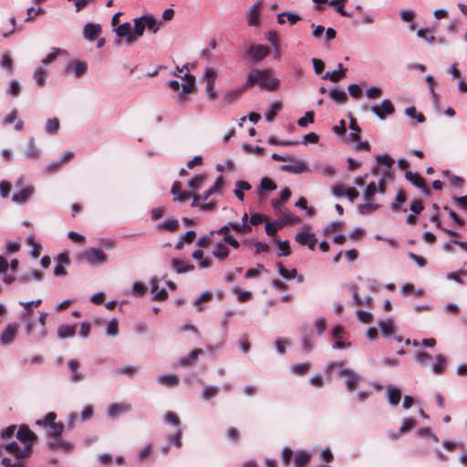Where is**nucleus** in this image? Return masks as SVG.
<instances>
[{
    "label": "nucleus",
    "instance_id": "nucleus-1",
    "mask_svg": "<svg viewBox=\"0 0 467 467\" xmlns=\"http://www.w3.org/2000/svg\"><path fill=\"white\" fill-rule=\"evenodd\" d=\"M271 69H252L248 74L246 87L251 88L255 85H259L263 88L275 90L279 86V80L277 78H271Z\"/></svg>",
    "mask_w": 467,
    "mask_h": 467
},
{
    "label": "nucleus",
    "instance_id": "nucleus-2",
    "mask_svg": "<svg viewBox=\"0 0 467 467\" xmlns=\"http://www.w3.org/2000/svg\"><path fill=\"white\" fill-rule=\"evenodd\" d=\"M57 414L48 412L44 419L37 420L36 424L47 428V436L51 438H58L64 431V424L56 422Z\"/></svg>",
    "mask_w": 467,
    "mask_h": 467
},
{
    "label": "nucleus",
    "instance_id": "nucleus-3",
    "mask_svg": "<svg viewBox=\"0 0 467 467\" xmlns=\"http://www.w3.org/2000/svg\"><path fill=\"white\" fill-rule=\"evenodd\" d=\"M79 259L93 265H101L108 261L107 254L100 249L89 248L79 254Z\"/></svg>",
    "mask_w": 467,
    "mask_h": 467
},
{
    "label": "nucleus",
    "instance_id": "nucleus-4",
    "mask_svg": "<svg viewBox=\"0 0 467 467\" xmlns=\"http://www.w3.org/2000/svg\"><path fill=\"white\" fill-rule=\"evenodd\" d=\"M217 73L214 68L209 67L205 70L204 78L206 80V93L207 97L211 100L217 99V93L214 88Z\"/></svg>",
    "mask_w": 467,
    "mask_h": 467
},
{
    "label": "nucleus",
    "instance_id": "nucleus-5",
    "mask_svg": "<svg viewBox=\"0 0 467 467\" xmlns=\"http://www.w3.org/2000/svg\"><path fill=\"white\" fill-rule=\"evenodd\" d=\"M370 110L380 119H385L388 115L395 112V107L389 99H384L379 105L372 106Z\"/></svg>",
    "mask_w": 467,
    "mask_h": 467
},
{
    "label": "nucleus",
    "instance_id": "nucleus-6",
    "mask_svg": "<svg viewBox=\"0 0 467 467\" xmlns=\"http://www.w3.org/2000/svg\"><path fill=\"white\" fill-rule=\"evenodd\" d=\"M5 449L6 451L14 454L16 459H25L29 457L32 453V444H26V446L21 449L16 442L13 441L5 445Z\"/></svg>",
    "mask_w": 467,
    "mask_h": 467
},
{
    "label": "nucleus",
    "instance_id": "nucleus-7",
    "mask_svg": "<svg viewBox=\"0 0 467 467\" xmlns=\"http://www.w3.org/2000/svg\"><path fill=\"white\" fill-rule=\"evenodd\" d=\"M339 375H340V377L346 378L345 385H346L348 390L350 392L354 391L357 389V387L361 379L360 376L358 373H356L348 368H342L339 371Z\"/></svg>",
    "mask_w": 467,
    "mask_h": 467
},
{
    "label": "nucleus",
    "instance_id": "nucleus-8",
    "mask_svg": "<svg viewBox=\"0 0 467 467\" xmlns=\"http://www.w3.org/2000/svg\"><path fill=\"white\" fill-rule=\"evenodd\" d=\"M246 53L254 61L260 62L269 56L270 49L264 45H251Z\"/></svg>",
    "mask_w": 467,
    "mask_h": 467
},
{
    "label": "nucleus",
    "instance_id": "nucleus-9",
    "mask_svg": "<svg viewBox=\"0 0 467 467\" xmlns=\"http://www.w3.org/2000/svg\"><path fill=\"white\" fill-rule=\"evenodd\" d=\"M288 160L290 161V163L283 165V171L294 174H299L308 170L305 161L296 158H289Z\"/></svg>",
    "mask_w": 467,
    "mask_h": 467
},
{
    "label": "nucleus",
    "instance_id": "nucleus-10",
    "mask_svg": "<svg viewBox=\"0 0 467 467\" xmlns=\"http://www.w3.org/2000/svg\"><path fill=\"white\" fill-rule=\"evenodd\" d=\"M74 157V152L72 151H66L64 152L59 159L57 161H53L47 166V171L48 172H56L58 170H60L66 163L70 161Z\"/></svg>",
    "mask_w": 467,
    "mask_h": 467
},
{
    "label": "nucleus",
    "instance_id": "nucleus-11",
    "mask_svg": "<svg viewBox=\"0 0 467 467\" xmlns=\"http://www.w3.org/2000/svg\"><path fill=\"white\" fill-rule=\"evenodd\" d=\"M405 177L413 185L420 189L424 194L429 195L431 193L430 189L426 186L425 180L420 174L408 171L405 173Z\"/></svg>",
    "mask_w": 467,
    "mask_h": 467
},
{
    "label": "nucleus",
    "instance_id": "nucleus-12",
    "mask_svg": "<svg viewBox=\"0 0 467 467\" xmlns=\"http://www.w3.org/2000/svg\"><path fill=\"white\" fill-rule=\"evenodd\" d=\"M117 36L119 37H126L125 41L128 45H132L136 42V36L131 32V26L130 23H124L116 28Z\"/></svg>",
    "mask_w": 467,
    "mask_h": 467
},
{
    "label": "nucleus",
    "instance_id": "nucleus-13",
    "mask_svg": "<svg viewBox=\"0 0 467 467\" xmlns=\"http://www.w3.org/2000/svg\"><path fill=\"white\" fill-rule=\"evenodd\" d=\"M183 79L186 81V84L182 85V93L179 95L181 101H186V96L195 88V77L193 75L186 74Z\"/></svg>",
    "mask_w": 467,
    "mask_h": 467
},
{
    "label": "nucleus",
    "instance_id": "nucleus-14",
    "mask_svg": "<svg viewBox=\"0 0 467 467\" xmlns=\"http://www.w3.org/2000/svg\"><path fill=\"white\" fill-rule=\"evenodd\" d=\"M18 324H9L0 336V342L2 345L11 344L16 335Z\"/></svg>",
    "mask_w": 467,
    "mask_h": 467
},
{
    "label": "nucleus",
    "instance_id": "nucleus-15",
    "mask_svg": "<svg viewBox=\"0 0 467 467\" xmlns=\"http://www.w3.org/2000/svg\"><path fill=\"white\" fill-rule=\"evenodd\" d=\"M171 192L173 195V200L181 202L188 201L191 197V193L182 189V183L179 181L173 182Z\"/></svg>",
    "mask_w": 467,
    "mask_h": 467
},
{
    "label": "nucleus",
    "instance_id": "nucleus-16",
    "mask_svg": "<svg viewBox=\"0 0 467 467\" xmlns=\"http://www.w3.org/2000/svg\"><path fill=\"white\" fill-rule=\"evenodd\" d=\"M16 438L26 444H32L36 440V434L26 425H21L16 432Z\"/></svg>",
    "mask_w": 467,
    "mask_h": 467
},
{
    "label": "nucleus",
    "instance_id": "nucleus-17",
    "mask_svg": "<svg viewBox=\"0 0 467 467\" xmlns=\"http://www.w3.org/2000/svg\"><path fill=\"white\" fill-rule=\"evenodd\" d=\"M52 440L48 441V447L52 451H69L73 449L72 443L67 441H63L61 436L58 438H51Z\"/></svg>",
    "mask_w": 467,
    "mask_h": 467
},
{
    "label": "nucleus",
    "instance_id": "nucleus-18",
    "mask_svg": "<svg viewBox=\"0 0 467 467\" xmlns=\"http://www.w3.org/2000/svg\"><path fill=\"white\" fill-rule=\"evenodd\" d=\"M262 2H257L250 8L247 15L249 26H256L259 25L260 9L262 8Z\"/></svg>",
    "mask_w": 467,
    "mask_h": 467
},
{
    "label": "nucleus",
    "instance_id": "nucleus-19",
    "mask_svg": "<svg viewBox=\"0 0 467 467\" xmlns=\"http://www.w3.org/2000/svg\"><path fill=\"white\" fill-rule=\"evenodd\" d=\"M64 265H69V258L67 254H59L57 256V264L54 269V275L56 276H65L67 275Z\"/></svg>",
    "mask_w": 467,
    "mask_h": 467
},
{
    "label": "nucleus",
    "instance_id": "nucleus-20",
    "mask_svg": "<svg viewBox=\"0 0 467 467\" xmlns=\"http://www.w3.org/2000/svg\"><path fill=\"white\" fill-rule=\"evenodd\" d=\"M101 33V26L99 25L88 23L84 26V36L88 40H95Z\"/></svg>",
    "mask_w": 467,
    "mask_h": 467
},
{
    "label": "nucleus",
    "instance_id": "nucleus-21",
    "mask_svg": "<svg viewBox=\"0 0 467 467\" xmlns=\"http://www.w3.org/2000/svg\"><path fill=\"white\" fill-rule=\"evenodd\" d=\"M34 191H35V189L32 186L26 187L23 190H21L19 192L15 193L12 196V201L16 203H19V204L25 203L32 196V194L34 193Z\"/></svg>",
    "mask_w": 467,
    "mask_h": 467
},
{
    "label": "nucleus",
    "instance_id": "nucleus-22",
    "mask_svg": "<svg viewBox=\"0 0 467 467\" xmlns=\"http://www.w3.org/2000/svg\"><path fill=\"white\" fill-rule=\"evenodd\" d=\"M347 72V68L343 67L341 63L338 64V70L336 71H328L324 76V79H328L331 82L337 83L343 78H345Z\"/></svg>",
    "mask_w": 467,
    "mask_h": 467
},
{
    "label": "nucleus",
    "instance_id": "nucleus-23",
    "mask_svg": "<svg viewBox=\"0 0 467 467\" xmlns=\"http://www.w3.org/2000/svg\"><path fill=\"white\" fill-rule=\"evenodd\" d=\"M79 367H80V364L76 359H70L67 362V368L71 373V379L74 382H79V381L83 380V379H84V374L78 372Z\"/></svg>",
    "mask_w": 467,
    "mask_h": 467
},
{
    "label": "nucleus",
    "instance_id": "nucleus-24",
    "mask_svg": "<svg viewBox=\"0 0 467 467\" xmlns=\"http://www.w3.org/2000/svg\"><path fill=\"white\" fill-rule=\"evenodd\" d=\"M343 333H344V329L341 326H336L332 329V337L335 341V343L333 345L334 348H345L349 346V344H347L341 340Z\"/></svg>",
    "mask_w": 467,
    "mask_h": 467
},
{
    "label": "nucleus",
    "instance_id": "nucleus-25",
    "mask_svg": "<svg viewBox=\"0 0 467 467\" xmlns=\"http://www.w3.org/2000/svg\"><path fill=\"white\" fill-rule=\"evenodd\" d=\"M131 410V406L126 403H113L109 407V415L110 417H116L120 413L128 412Z\"/></svg>",
    "mask_w": 467,
    "mask_h": 467
},
{
    "label": "nucleus",
    "instance_id": "nucleus-26",
    "mask_svg": "<svg viewBox=\"0 0 467 467\" xmlns=\"http://www.w3.org/2000/svg\"><path fill=\"white\" fill-rule=\"evenodd\" d=\"M202 353L201 348L192 350L187 357L182 358L178 360V365L182 367H188L192 365L196 358Z\"/></svg>",
    "mask_w": 467,
    "mask_h": 467
},
{
    "label": "nucleus",
    "instance_id": "nucleus-27",
    "mask_svg": "<svg viewBox=\"0 0 467 467\" xmlns=\"http://www.w3.org/2000/svg\"><path fill=\"white\" fill-rule=\"evenodd\" d=\"M171 265L176 270V272L178 274L190 272L194 269L193 265L186 264L184 261L177 259V258H173L171 260Z\"/></svg>",
    "mask_w": 467,
    "mask_h": 467
},
{
    "label": "nucleus",
    "instance_id": "nucleus-28",
    "mask_svg": "<svg viewBox=\"0 0 467 467\" xmlns=\"http://www.w3.org/2000/svg\"><path fill=\"white\" fill-rule=\"evenodd\" d=\"M349 128L351 130V132L348 135L349 140L358 141L360 139L361 129L358 127L357 119L352 116H350L349 119Z\"/></svg>",
    "mask_w": 467,
    "mask_h": 467
},
{
    "label": "nucleus",
    "instance_id": "nucleus-29",
    "mask_svg": "<svg viewBox=\"0 0 467 467\" xmlns=\"http://www.w3.org/2000/svg\"><path fill=\"white\" fill-rule=\"evenodd\" d=\"M77 325H61L57 329V336L60 338L71 337L76 334Z\"/></svg>",
    "mask_w": 467,
    "mask_h": 467
},
{
    "label": "nucleus",
    "instance_id": "nucleus-30",
    "mask_svg": "<svg viewBox=\"0 0 467 467\" xmlns=\"http://www.w3.org/2000/svg\"><path fill=\"white\" fill-rule=\"evenodd\" d=\"M179 221L177 219L168 220L162 223H160L156 225L157 230H165L168 232H175L179 229Z\"/></svg>",
    "mask_w": 467,
    "mask_h": 467
},
{
    "label": "nucleus",
    "instance_id": "nucleus-31",
    "mask_svg": "<svg viewBox=\"0 0 467 467\" xmlns=\"http://www.w3.org/2000/svg\"><path fill=\"white\" fill-rule=\"evenodd\" d=\"M329 98L338 104H345L348 101V95L344 90L334 88L329 92Z\"/></svg>",
    "mask_w": 467,
    "mask_h": 467
},
{
    "label": "nucleus",
    "instance_id": "nucleus-32",
    "mask_svg": "<svg viewBox=\"0 0 467 467\" xmlns=\"http://www.w3.org/2000/svg\"><path fill=\"white\" fill-rule=\"evenodd\" d=\"M42 303L41 299L26 302V303H21V305L24 306L25 313L23 314V319L26 320L30 317L33 308L38 307Z\"/></svg>",
    "mask_w": 467,
    "mask_h": 467
},
{
    "label": "nucleus",
    "instance_id": "nucleus-33",
    "mask_svg": "<svg viewBox=\"0 0 467 467\" xmlns=\"http://www.w3.org/2000/svg\"><path fill=\"white\" fill-rule=\"evenodd\" d=\"M179 381V378L175 375H162L158 378V382L167 387L176 386Z\"/></svg>",
    "mask_w": 467,
    "mask_h": 467
},
{
    "label": "nucleus",
    "instance_id": "nucleus-34",
    "mask_svg": "<svg viewBox=\"0 0 467 467\" xmlns=\"http://www.w3.org/2000/svg\"><path fill=\"white\" fill-rule=\"evenodd\" d=\"M435 358H436V363H434L432 365L431 368L435 374L441 375L444 372V366L446 363V358L441 354L437 355Z\"/></svg>",
    "mask_w": 467,
    "mask_h": 467
},
{
    "label": "nucleus",
    "instance_id": "nucleus-35",
    "mask_svg": "<svg viewBox=\"0 0 467 467\" xmlns=\"http://www.w3.org/2000/svg\"><path fill=\"white\" fill-rule=\"evenodd\" d=\"M401 398L400 390L397 388H389L388 391V399L390 404L399 405Z\"/></svg>",
    "mask_w": 467,
    "mask_h": 467
},
{
    "label": "nucleus",
    "instance_id": "nucleus-36",
    "mask_svg": "<svg viewBox=\"0 0 467 467\" xmlns=\"http://www.w3.org/2000/svg\"><path fill=\"white\" fill-rule=\"evenodd\" d=\"M310 461V454L306 451H298L296 454L295 463L296 467H304Z\"/></svg>",
    "mask_w": 467,
    "mask_h": 467
},
{
    "label": "nucleus",
    "instance_id": "nucleus-37",
    "mask_svg": "<svg viewBox=\"0 0 467 467\" xmlns=\"http://www.w3.org/2000/svg\"><path fill=\"white\" fill-rule=\"evenodd\" d=\"M47 73L44 67H37L34 72V78L39 87H43L46 83Z\"/></svg>",
    "mask_w": 467,
    "mask_h": 467
},
{
    "label": "nucleus",
    "instance_id": "nucleus-38",
    "mask_svg": "<svg viewBox=\"0 0 467 467\" xmlns=\"http://www.w3.org/2000/svg\"><path fill=\"white\" fill-rule=\"evenodd\" d=\"M281 109L282 103L280 101H275L271 105V109L265 113L266 120L273 121Z\"/></svg>",
    "mask_w": 467,
    "mask_h": 467
},
{
    "label": "nucleus",
    "instance_id": "nucleus-39",
    "mask_svg": "<svg viewBox=\"0 0 467 467\" xmlns=\"http://www.w3.org/2000/svg\"><path fill=\"white\" fill-rule=\"evenodd\" d=\"M213 254L216 258L223 260L229 255V249L225 244H218Z\"/></svg>",
    "mask_w": 467,
    "mask_h": 467
},
{
    "label": "nucleus",
    "instance_id": "nucleus-40",
    "mask_svg": "<svg viewBox=\"0 0 467 467\" xmlns=\"http://www.w3.org/2000/svg\"><path fill=\"white\" fill-rule=\"evenodd\" d=\"M347 0H331L329 2L330 5L334 6L338 14H340L342 16L349 17L350 15L344 9Z\"/></svg>",
    "mask_w": 467,
    "mask_h": 467
},
{
    "label": "nucleus",
    "instance_id": "nucleus-41",
    "mask_svg": "<svg viewBox=\"0 0 467 467\" xmlns=\"http://www.w3.org/2000/svg\"><path fill=\"white\" fill-rule=\"evenodd\" d=\"M219 393L218 387L215 386H204L202 391V399L205 400H210L213 399Z\"/></svg>",
    "mask_w": 467,
    "mask_h": 467
},
{
    "label": "nucleus",
    "instance_id": "nucleus-42",
    "mask_svg": "<svg viewBox=\"0 0 467 467\" xmlns=\"http://www.w3.org/2000/svg\"><path fill=\"white\" fill-rule=\"evenodd\" d=\"M277 267L279 274L285 279H293L297 275V271L296 269L287 270L280 262L277 263Z\"/></svg>",
    "mask_w": 467,
    "mask_h": 467
},
{
    "label": "nucleus",
    "instance_id": "nucleus-43",
    "mask_svg": "<svg viewBox=\"0 0 467 467\" xmlns=\"http://www.w3.org/2000/svg\"><path fill=\"white\" fill-rule=\"evenodd\" d=\"M405 113L408 117L415 119L417 122L422 123L425 121V117L422 113L417 111L414 107H410L405 109Z\"/></svg>",
    "mask_w": 467,
    "mask_h": 467
},
{
    "label": "nucleus",
    "instance_id": "nucleus-44",
    "mask_svg": "<svg viewBox=\"0 0 467 467\" xmlns=\"http://www.w3.org/2000/svg\"><path fill=\"white\" fill-rule=\"evenodd\" d=\"M212 298H213V294L211 292L202 293L201 295V296L198 297L194 302V305L197 307L198 311L199 312L202 311V305L204 303L210 302L212 300Z\"/></svg>",
    "mask_w": 467,
    "mask_h": 467
},
{
    "label": "nucleus",
    "instance_id": "nucleus-45",
    "mask_svg": "<svg viewBox=\"0 0 467 467\" xmlns=\"http://www.w3.org/2000/svg\"><path fill=\"white\" fill-rule=\"evenodd\" d=\"M145 28L146 26L144 25V20L142 19V16L134 19V32L132 34L135 35L136 39L143 35Z\"/></svg>",
    "mask_w": 467,
    "mask_h": 467
},
{
    "label": "nucleus",
    "instance_id": "nucleus-46",
    "mask_svg": "<svg viewBox=\"0 0 467 467\" xmlns=\"http://www.w3.org/2000/svg\"><path fill=\"white\" fill-rule=\"evenodd\" d=\"M417 36L425 39L429 43H433L436 40V37L432 35V31L430 28L419 29L417 31Z\"/></svg>",
    "mask_w": 467,
    "mask_h": 467
},
{
    "label": "nucleus",
    "instance_id": "nucleus-47",
    "mask_svg": "<svg viewBox=\"0 0 467 467\" xmlns=\"http://www.w3.org/2000/svg\"><path fill=\"white\" fill-rule=\"evenodd\" d=\"M234 293L236 295L238 300L242 303L247 302L252 298V293L249 291H243L239 287L233 288Z\"/></svg>",
    "mask_w": 467,
    "mask_h": 467
},
{
    "label": "nucleus",
    "instance_id": "nucleus-48",
    "mask_svg": "<svg viewBox=\"0 0 467 467\" xmlns=\"http://www.w3.org/2000/svg\"><path fill=\"white\" fill-rule=\"evenodd\" d=\"M406 193L403 191H400L397 193L395 202L391 204L393 212H398L403 202H406Z\"/></svg>",
    "mask_w": 467,
    "mask_h": 467
},
{
    "label": "nucleus",
    "instance_id": "nucleus-49",
    "mask_svg": "<svg viewBox=\"0 0 467 467\" xmlns=\"http://www.w3.org/2000/svg\"><path fill=\"white\" fill-rule=\"evenodd\" d=\"M68 69H72L76 76L80 77L87 70V65L84 62H74L69 67Z\"/></svg>",
    "mask_w": 467,
    "mask_h": 467
},
{
    "label": "nucleus",
    "instance_id": "nucleus-50",
    "mask_svg": "<svg viewBox=\"0 0 467 467\" xmlns=\"http://www.w3.org/2000/svg\"><path fill=\"white\" fill-rule=\"evenodd\" d=\"M309 368V363H298L292 367V371L296 375L303 376L308 372Z\"/></svg>",
    "mask_w": 467,
    "mask_h": 467
},
{
    "label": "nucleus",
    "instance_id": "nucleus-51",
    "mask_svg": "<svg viewBox=\"0 0 467 467\" xmlns=\"http://www.w3.org/2000/svg\"><path fill=\"white\" fill-rule=\"evenodd\" d=\"M142 19L144 20L145 26L152 31L153 33H156L159 30V27L157 26L156 20L151 16H142Z\"/></svg>",
    "mask_w": 467,
    "mask_h": 467
},
{
    "label": "nucleus",
    "instance_id": "nucleus-52",
    "mask_svg": "<svg viewBox=\"0 0 467 467\" xmlns=\"http://www.w3.org/2000/svg\"><path fill=\"white\" fill-rule=\"evenodd\" d=\"M204 181H205V176L200 174V175H197V176L193 177L192 179H191L188 182V186L192 189L197 190L202 187Z\"/></svg>",
    "mask_w": 467,
    "mask_h": 467
},
{
    "label": "nucleus",
    "instance_id": "nucleus-53",
    "mask_svg": "<svg viewBox=\"0 0 467 467\" xmlns=\"http://www.w3.org/2000/svg\"><path fill=\"white\" fill-rule=\"evenodd\" d=\"M46 130L49 133H57L59 130V120L57 118L47 119Z\"/></svg>",
    "mask_w": 467,
    "mask_h": 467
},
{
    "label": "nucleus",
    "instance_id": "nucleus-54",
    "mask_svg": "<svg viewBox=\"0 0 467 467\" xmlns=\"http://www.w3.org/2000/svg\"><path fill=\"white\" fill-rule=\"evenodd\" d=\"M8 92L14 98L19 96L21 92V85L16 79H12L10 81Z\"/></svg>",
    "mask_w": 467,
    "mask_h": 467
},
{
    "label": "nucleus",
    "instance_id": "nucleus-55",
    "mask_svg": "<svg viewBox=\"0 0 467 467\" xmlns=\"http://www.w3.org/2000/svg\"><path fill=\"white\" fill-rule=\"evenodd\" d=\"M0 66L4 68H5L6 70H8L10 73L13 72V59L12 57L7 55V54H4L2 57H1V59H0Z\"/></svg>",
    "mask_w": 467,
    "mask_h": 467
},
{
    "label": "nucleus",
    "instance_id": "nucleus-56",
    "mask_svg": "<svg viewBox=\"0 0 467 467\" xmlns=\"http://www.w3.org/2000/svg\"><path fill=\"white\" fill-rule=\"evenodd\" d=\"M315 113L313 111H307L306 115L300 118L297 121V124L300 127H306L309 123L314 122Z\"/></svg>",
    "mask_w": 467,
    "mask_h": 467
},
{
    "label": "nucleus",
    "instance_id": "nucleus-57",
    "mask_svg": "<svg viewBox=\"0 0 467 467\" xmlns=\"http://www.w3.org/2000/svg\"><path fill=\"white\" fill-rule=\"evenodd\" d=\"M2 464L4 467H26V463L24 459H16L14 463H12L11 460L8 458H4L2 460Z\"/></svg>",
    "mask_w": 467,
    "mask_h": 467
},
{
    "label": "nucleus",
    "instance_id": "nucleus-58",
    "mask_svg": "<svg viewBox=\"0 0 467 467\" xmlns=\"http://www.w3.org/2000/svg\"><path fill=\"white\" fill-rule=\"evenodd\" d=\"M119 333V323L117 319H111L107 325V334L115 337Z\"/></svg>",
    "mask_w": 467,
    "mask_h": 467
},
{
    "label": "nucleus",
    "instance_id": "nucleus-59",
    "mask_svg": "<svg viewBox=\"0 0 467 467\" xmlns=\"http://www.w3.org/2000/svg\"><path fill=\"white\" fill-rule=\"evenodd\" d=\"M317 170L327 177H332L336 174V170L329 164H321L317 166Z\"/></svg>",
    "mask_w": 467,
    "mask_h": 467
},
{
    "label": "nucleus",
    "instance_id": "nucleus-60",
    "mask_svg": "<svg viewBox=\"0 0 467 467\" xmlns=\"http://www.w3.org/2000/svg\"><path fill=\"white\" fill-rule=\"evenodd\" d=\"M416 426V421L414 419H406L400 429V434H405L410 431Z\"/></svg>",
    "mask_w": 467,
    "mask_h": 467
},
{
    "label": "nucleus",
    "instance_id": "nucleus-61",
    "mask_svg": "<svg viewBox=\"0 0 467 467\" xmlns=\"http://www.w3.org/2000/svg\"><path fill=\"white\" fill-rule=\"evenodd\" d=\"M313 235H314V234H311V233L301 232V233L296 234L295 239L301 245H306V244H308V241H310V239Z\"/></svg>",
    "mask_w": 467,
    "mask_h": 467
},
{
    "label": "nucleus",
    "instance_id": "nucleus-62",
    "mask_svg": "<svg viewBox=\"0 0 467 467\" xmlns=\"http://www.w3.org/2000/svg\"><path fill=\"white\" fill-rule=\"evenodd\" d=\"M376 159L379 164L385 165L388 170L394 164V160L389 155H379Z\"/></svg>",
    "mask_w": 467,
    "mask_h": 467
},
{
    "label": "nucleus",
    "instance_id": "nucleus-63",
    "mask_svg": "<svg viewBox=\"0 0 467 467\" xmlns=\"http://www.w3.org/2000/svg\"><path fill=\"white\" fill-rule=\"evenodd\" d=\"M366 96L371 99H379L382 96V89L378 87H371L366 90Z\"/></svg>",
    "mask_w": 467,
    "mask_h": 467
},
{
    "label": "nucleus",
    "instance_id": "nucleus-64",
    "mask_svg": "<svg viewBox=\"0 0 467 467\" xmlns=\"http://www.w3.org/2000/svg\"><path fill=\"white\" fill-rule=\"evenodd\" d=\"M410 209L415 214L420 213L424 209L422 201L420 199L413 200L410 203Z\"/></svg>",
    "mask_w": 467,
    "mask_h": 467
}]
</instances>
